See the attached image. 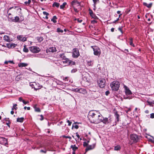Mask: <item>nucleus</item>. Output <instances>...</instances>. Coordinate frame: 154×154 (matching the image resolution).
<instances>
[{
  "label": "nucleus",
  "instance_id": "obj_22",
  "mask_svg": "<svg viewBox=\"0 0 154 154\" xmlns=\"http://www.w3.org/2000/svg\"><path fill=\"white\" fill-rule=\"evenodd\" d=\"M59 56L61 58H62L63 60H65L67 58L64 54H61L59 55Z\"/></svg>",
  "mask_w": 154,
  "mask_h": 154
},
{
  "label": "nucleus",
  "instance_id": "obj_33",
  "mask_svg": "<svg viewBox=\"0 0 154 154\" xmlns=\"http://www.w3.org/2000/svg\"><path fill=\"white\" fill-rule=\"evenodd\" d=\"M57 31L58 32L63 33V30L62 29H61L60 28H57Z\"/></svg>",
  "mask_w": 154,
  "mask_h": 154
},
{
  "label": "nucleus",
  "instance_id": "obj_56",
  "mask_svg": "<svg viewBox=\"0 0 154 154\" xmlns=\"http://www.w3.org/2000/svg\"><path fill=\"white\" fill-rule=\"evenodd\" d=\"M9 19H10V20L12 22H14V18L13 17H11V18H9Z\"/></svg>",
  "mask_w": 154,
  "mask_h": 154
},
{
  "label": "nucleus",
  "instance_id": "obj_39",
  "mask_svg": "<svg viewBox=\"0 0 154 154\" xmlns=\"http://www.w3.org/2000/svg\"><path fill=\"white\" fill-rule=\"evenodd\" d=\"M89 142V141H88L87 143L86 142H83V146H86L88 145V143Z\"/></svg>",
  "mask_w": 154,
  "mask_h": 154
},
{
  "label": "nucleus",
  "instance_id": "obj_31",
  "mask_svg": "<svg viewBox=\"0 0 154 154\" xmlns=\"http://www.w3.org/2000/svg\"><path fill=\"white\" fill-rule=\"evenodd\" d=\"M90 16L92 18L94 19H96L97 18V16L94 13H93Z\"/></svg>",
  "mask_w": 154,
  "mask_h": 154
},
{
  "label": "nucleus",
  "instance_id": "obj_17",
  "mask_svg": "<svg viewBox=\"0 0 154 154\" xmlns=\"http://www.w3.org/2000/svg\"><path fill=\"white\" fill-rule=\"evenodd\" d=\"M147 102L148 104L151 106H153V105H154V100H153L152 101H150L147 100Z\"/></svg>",
  "mask_w": 154,
  "mask_h": 154
},
{
  "label": "nucleus",
  "instance_id": "obj_1",
  "mask_svg": "<svg viewBox=\"0 0 154 154\" xmlns=\"http://www.w3.org/2000/svg\"><path fill=\"white\" fill-rule=\"evenodd\" d=\"M88 117L89 121L92 123L98 124L102 122L104 124H106L108 122V118L103 117L100 113L96 111H90Z\"/></svg>",
  "mask_w": 154,
  "mask_h": 154
},
{
  "label": "nucleus",
  "instance_id": "obj_4",
  "mask_svg": "<svg viewBox=\"0 0 154 154\" xmlns=\"http://www.w3.org/2000/svg\"><path fill=\"white\" fill-rule=\"evenodd\" d=\"M29 50L31 52L33 53H38L40 51V49L36 46L30 47Z\"/></svg>",
  "mask_w": 154,
  "mask_h": 154
},
{
  "label": "nucleus",
  "instance_id": "obj_29",
  "mask_svg": "<svg viewBox=\"0 0 154 154\" xmlns=\"http://www.w3.org/2000/svg\"><path fill=\"white\" fill-rule=\"evenodd\" d=\"M132 39H130L129 41V44L130 45L134 47L135 46L134 44L133 43Z\"/></svg>",
  "mask_w": 154,
  "mask_h": 154
},
{
  "label": "nucleus",
  "instance_id": "obj_42",
  "mask_svg": "<svg viewBox=\"0 0 154 154\" xmlns=\"http://www.w3.org/2000/svg\"><path fill=\"white\" fill-rule=\"evenodd\" d=\"M89 14L90 15L94 13L90 9H89Z\"/></svg>",
  "mask_w": 154,
  "mask_h": 154
},
{
  "label": "nucleus",
  "instance_id": "obj_14",
  "mask_svg": "<svg viewBox=\"0 0 154 154\" xmlns=\"http://www.w3.org/2000/svg\"><path fill=\"white\" fill-rule=\"evenodd\" d=\"M94 145H89L85 149L86 152H87L88 151L92 149H94Z\"/></svg>",
  "mask_w": 154,
  "mask_h": 154
},
{
  "label": "nucleus",
  "instance_id": "obj_41",
  "mask_svg": "<svg viewBox=\"0 0 154 154\" xmlns=\"http://www.w3.org/2000/svg\"><path fill=\"white\" fill-rule=\"evenodd\" d=\"M77 70L76 69H73L71 71V72L72 73H74L76 72L77 71Z\"/></svg>",
  "mask_w": 154,
  "mask_h": 154
},
{
  "label": "nucleus",
  "instance_id": "obj_7",
  "mask_svg": "<svg viewBox=\"0 0 154 154\" xmlns=\"http://www.w3.org/2000/svg\"><path fill=\"white\" fill-rule=\"evenodd\" d=\"M79 55V53L77 48H74L73 50L72 57L74 58H77Z\"/></svg>",
  "mask_w": 154,
  "mask_h": 154
},
{
  "label": "nucleus",
  "instance_id": "obj_60",
  "mask_svg": "<svg viewBox=\"0 0 154 154\" xmlns=\"http://www.w3.org/2000/svg\"><path fill=\"white\" fill-rule=\"evenodd\" d=\"M68 77H66L64 79V80H65V81H68Z\"/></svg>",
  "mask_w": 154,
  "mask_h": 154
},
{
  "label": "nucleus",
  "instance_id": "obj_23",
  "mask_svg": "<svg viewBox=\"0 0 154 154\" xmlns=\"http://www.w3.org/2000/svg\"><path fill=\"white\" fill-rule=\"evenodd\" d=\"M57 19V17L56 16H54L51 19V20L54 23H56L57 21L56 19Z\"/></svg>",
  "mask_w": 154,
  "mask_h": 154
},
{
  "label": "nucleus",
  "instance_id": "obj_19",
  "mask_svg": "<svg viewBox=\"0 0 154 154\" xmlns=\"http://www.w3.org/2000/svg\"><path fill=\"white\" fill-rule=\"evenodd\" d=\"M24 118L23 117L18 118L17 119V122H22L23 121Z\"/></svg>",
  "mask_w": 154,
  "mask_h": 154
},
{
  "label": "nucleus",
  "instance_id": "obj_38",
  "mask_svg": "<svg viewBox=\"0 0 154 154\" xmlns=\"http://www.w3.org/2000/svg\"><path fill=\"white\" fill-rule=\"evenodd\" d=\"M74 91L76 92L80 93V88H76L74 89Z\"/></svg>",
  "mask_w": 154,
  "mask_h": 154
},
{
  "label": "nucleus",
  "instance_id": "obj_64",
  "mask_svg": "<svg viewBox=\"0 0 154 154\" xmlns=\"http://www.w3.org/2000/svg\"><path fill=\"white\" fill-rule=\"evenodd\" d=\"M78 21L79 23H81L82 22V20H79V19H78Z\"/></svg>",
  "mask_w": 154,
  "mask_h": 154
},
{
  "label": "nucleus",
  "instance_id": "obj_8",
  "mask_svg": "<svg viewBox=\"0 0 154 154\" xmlns=\"http://www.w3.org/2000/svg\"><path fill=\"white\" fill-rule=\"evenodd\" d=\"M0 144L5 146L8 145L7 139L2 137H0Z\"/></svg>",
  "mask_w": 154,
  "mask_h": 154
},
{
  "label": "nucleus",
  "instance_id": "obj_5",
  "mask_svg": "<svg viewBox=\"0 0 154 154\" xmlns=\"http://www.w3.org/2000/svg\"><path fill=\"white\" fill-rule=\"evenodd\" d=\"M106 81L105 79H100V82H98V85L100 88H103L106 85Z\"/></svg>",
  "mask_w": 154,
  "mask_h": 154
},
{
  "label": "nucleus",
  "instance_id": "obj_63",
  "mask_svg": "<svg viewBox=\"0 0 154 154\" xmlns=\"http://www.w3.org/2000/svg\"><path fill=\"white\" fill-rule=\"evenodd\" d=\"M145 112L146 113H149V111L148 110H146L145 111Z\"/></svg>",
  "mask_w": 154,
  "mask_h": 154
},
{
  "label": "nucleus",
  "instance_id": "obj_55",
  "mask_svg": "<svg viewBox=\"0 0 154 154\" xmlns=\"http://www.w3.org/2000/svg\"><path fill=\"white\" fill-rule=\"evenodd\" d=\"M74 11L78 13V9L76 8H74Z\"/></svg>",
  "mask_w": 154,
  "mask_h": 154
},
{
  "label": "nucleus",
  "instance_id": "obj_30",
  "mask_svg": "<svg viewBox=\"0 0 154 154\" xmlns=\"http://www.w3.org/2000/svg\"><path fill=\"white\" fill-rule=\"evenodd\" d=\"M8 63H11L14 64V63L13 61L9 60L8 61H5V62L4 63L5 64H8Z\"/></svg>",
  "mask_w": 154,
  "mask_h": 154
},
{
  "label": "nucleus",
  "instance_id": "obj_6",
  "mask_svg": "<svg viewBox=\"0 0 154 154\" xmlns=\"http://www.w3.org/2000/svg\"><path fill=\"white\" fill-rule=\"evenodd\" d=\"M130 138L131 140L133 141V142L134 143H137L139 139L138 136L135 134L131 135Z\"/></svg>",
  "mask_w": 154,
  "mask_h": 154
},
{
  "label": "nucleus",
  "instance_id": "obj_10",
  "mask_svg": "<svg viewBox=\"0 0 154 154\" xmlns=\"http://www.w3.org/2000/svg\"><path fill=\"white\" fill-rule=\"evenodd\" d=\"M125 93L126 94V95L127 96L129 95H130L132 94V93L131 91L129 90V88L127 87V86H125Z\"/></svg>",
  "mask_w": 154,
  "mask_h": 154
},
{
  "label": "nucleus",
  "instance_id": "obj_46",
  "mask_svg": "<svg viewBox=\"0 0 154 154\" xmlns=\"http://www.w3.org/2000/svg\"><path fill=\"white\" fill-rule=\"evenodd\" d=\"M97 23V21L95 20H93L91 21V23L92 24H94L95 23Z\"/></svg>",
  "mask_w": 154,
  "mask_h": 154
},
{
  "label": "nucleus",
  "instance_id": "obj_35",
  "mask_svg": "<svg viewBox=\"0 0 154 154\" xmlns=\"http://www.w3.org/2000/svg\"><path fill=\"white\" fill-rule=\"evenodd\" d=\"M69 64L72 65H74L75 64V62L71 61L70 60V62H69Z\"/></svg>",
  "mask_w": 154,
  "mask_h": 154
},
{
  "label": "nucleus",
  "instance_id": "obj_25",
  "mask_svg": "<svg viewBox=\"0 0 154 154\" xmlns=\"http://www.w3.org/2000/svg\"><path fill=\"white\" fill-rule=\"evenodd\" d=\"M67 3L66 2H63L62 5L60 6V8L61 9H63L65 7V5H66Z\"/></svg>",
  "mask_w": 154,
  "mask_h": 154
},
{
  "label": "nucleus",
  "instance_id": "obj_45",
  "mask_svg": "<svg viewBox=\"0 0 154 154\" xmlns=\"http://www.w3.org/2000/svg\"><path fill=\"white\" fill-rule=\"evenodd\" d=\"M43 14L45 15L46 16H48L49 15V13L45 11H43Z\"/></svg>",
  "mask_w": 154,
  "mask_h": 154
},
{
  "label": "nucleus",
  "instance_id": "obj_34",
  "mask_svg": "<svg viewBox=\"0 0 154 154\" xmlns=\"http://www.w3.org/2000/svg\"><path fill=\"white\" fill-rule=\"evenodd\" d=\"M17 38H26L25 37H23V35H19L17 36Z\"/></svg>",
  "mask_w": 154,
  "mask_h": 154
},
{
  "label": "nucleus",
  "instance_id": "obj_15",
  "mask_svg": "<svg viewBox=\"0 0 154 154\" xmlns=\"http://www.w3.org/2000/svg\"><path fill=\"white\" fill-rule=\"evenodd\" d=\"M27 65L28 64L27 63H19L18 65V66L20 67H25L27 66Z\"/></svg>",
  "mask_w": 154,
  "mask_h": 154
},
{
  "label": "nucleus",
  "instance_id": "obj_54",
  "mask_svg": "<svg viewBox=\"0 0 154 154\" xmlns=\"http://www.w3.org/2000/svg\"><path fill=\"white\" fill-rule=\"evenodd\" d=\"M40 152H43L44 153H46V150H40Z\"/></svg>",
  "mask_w": 154,
  "mask_h": 154
},
{
  "label": "nucleus",
  "instance_id": "obj_16",
  "mask_svg": "<svg viewBox=\"0 0 154 154\" xmlns=\"http://www.w3.org/2000/svg\"><path fill=\"white\" fill-rule=\"evenodd\" d=\"M60 4L58 3L55 2L52 5V7H56L57 8H58Z\"/></svg>",
  "mask_w": 154,
  "mask_h": 154
},
{
  "label": "nucleus",
  "instance_id": "obj_21",
  "mask_svg": "<svg viewBox=\"0 0 154 154\" xmlns=\"http://www.w3.org/2000/svg\"><path fill=\"white\" fill-rule=\"evenodd\" d=\"M71 148L72 149L73 151H75L78 149V147H76L75 145H72L71 146Z\"/></svg>",
  "mask_w": 154,
  "mask_h": 154
},
{
  "label": "nucleus",
  "instance_id": "obj_24",
  "mask_svg": "<svg viewBox=\"0 0 154 154\" xmlns=\"http://www.w3.org/2000/svg\"><path fill=\"white\" fill-rule=\"evenodd\" d=\"M20 18L16 16L15 17L14 19V22H19Z\"/></svg>",
  "mask_w": 154,
  "mask_h": 154
},
{
  "label": "nucleus",
  "instance_id": "obj_2",
  "mask_svg": "<svg viewBox=\"0 0 154 154\" xmlns=\"http://www.w3.org/2000/svg\"><path fill=\"white\" fill-rule=\"evenodd\" d=\"M120 83L118 81H115L112 82L110 84V86L112 91H117L119 88Z\"/></svg>",
  "mask_w": 154,
  "mask_h": 154
},
{
  "label": "nucleus",
  "instance_id": "obj_40",
  "mask_svg": "<svg viewBox=\"0 0 154 154\" xmlns=\"http://www.w3.org/2000/svg\"><path fill=\"white\" fill-rule=\"evenodd\" d=\"M23 51L25 52H27L28 51V49L26 48L25 47H24L23 49Z\"/></svg>",
  "mask_w": 154,
  "mask_h": 154
},
{
  "label": "nucleus",
  "instance_id": "obj_20",
  "mask_svg": "<svg viewBox=\"0 0 154 154\" xmlns=\"http://www.w3.org/2000/svg\"><path fill=\"white\" fill-rule=\"evenodd\" d=\"M115 116L116 117V122H118L119 121V115L118 114L117 112H116L115 113Z\"/></svg>",
  "mask_w": 154,
  "mask_h": 154
},
{
  "label": "nucleus",
  "instance_id": "obj_52",
  "mask_svg": "<svg viewBox=\"0 0 154 154\" xmlns=\"http://www.w3.org/2000/svg\"><path fill=\"white\" fill-rule=\"evenodd\" d=\"M110 93L109 91H106L105 92V94L106 96L108 95Z\"/></svg>",
  "mask_w": 154,
  "mask_h": 154
},
{
  "label": "nucleus",
  "instance_id": "obj_62",
  "mask_svg": "<svg viewBox=\"0 0 154 154\" xmlns=\"http://www.w3.org/2000/svg\"><path fill=\"white\" fill-rule=\"evenodd\" d=\"M96 5L94 4V8H93V10H95L96 9Z\"/></svg>",
  "mask_w": 154,
  "mask_h": 154
},
{
  "label": "nucleus",
  "instance_id": "obj_27",
  "mask_svg": "<svg viewBox=\"0 0 154 154\" xmlns=\"http://www.w3.org/2000/svg\"><path fill=\"white\" fill-rule=\"evenodd\" d=\"M121 149V147L119 145H117L115 146L114 147V150H119Z\"/></svg>",
  "mask_w": 154,
  "mask_h": 154
},
{
  "label": "nucleus",
  "instance_id": "obj_43",
  "mask_svg": "<svg viewBox=\"0 0 154 154\" xmlns=\"http://www.w3.org/2000/svg\"><path fill=\"white\" fill-rule=\"evenodd\" d=\"M150 118L152 119L154 118V113H152L150 114Z\"/></svg>",
  "mask_w": 154,
  "mask_h": 154
},
{
  "label": "nucleus",
  "instance_id": "obj_12",
  "mask_svg": "<svg viewBox=\"0 0 154 154\" xmlns=\"http://www.w3.org/2000/svg\"><path fill=\"white\" fill-rule=\"evenodd\" d=\"M49 52H54L56 51V49L55 48V47H50L47 50Z\"/></svg>",
  "mask_w": 154,
  "mask_h": 154
},
{
  "label": "nucleus",
  "instance_id": "obj_3",
  "mask_svg": "<svg viewBox=\"0 0 154 154\" xmlns=\"http://www.w3.org/2000/svg\"><path fill=\"white\" fill-rule=\"evenodd\" d=\"M91 47L93 49L94 54L97 56L99 55L100 54V49L97 46H91Z\"/></svg>",
  "mask_w": 154,
  "mask_h": 154
},
{
  "label": "nucleus",
  "instance_id": "obj_32",
  "mask_svg": "<svg viewBox=\"0 0 154 154\" xmlns=\"http://www.w3.org/2000/svg\"><path fill=\"white\" fill-rule=\"evenodd\" d=\"M17 106V105L16 104H14V106H13L12 108V110H14V109H15V110L17 109V107H16Z\"/></svg>",
  "mask_w": 154,
  "mask_h": 154
},
{
  "label": "nucleus",
  "instance_id": "obj_28",
  "mask_svg": "<svg viewBox=\"0 0 154 154\" xmlns=\"http://www.w3.org/2000/svg\"><path fill=\"white\" fill-rule=\"evenodd\" d=\"M64 60L63 61V63H67L69 64V62H70V60H69L68 59L66 58V59Z\"/></svg>",
  "mask_w": 154,
  "mask_h": 154
},
{
  "label": "nucleus",
  "instance_id": "obj_61",
  "mask_svg": "<svg viewBox=\"0 0 154 154\" xmlns=\"http://www.w3.org/2000/svg\"><path fill=\"white\" fill-rule=\"evenodd\" d=\"M19 100L20 101H22V100H23L22 99V97H20L19 98Z\"/></svg>",
  "mask_w": 154,
  "mask_h": 154
},
{
  "label": "nucleus",
  "instance_id": "obj_59",
  "mask_svg": "<svg viewBox=\"0 0 154 154\" xmlns=\"http://www.w3.org/2000/svg\"><path fill=\"white\" fill-rule=\"evenodd\" d=\"M76 136L78 137V139L80 137V136H79V134L78 132L76 133Z\"/></svg>",
  "mask_w": 154,
  "mask_h": 154
},
{
  "label": "nucleus",
  "instance_id": "obj_50",
  "mask_svg": "<svg viewBox=\"0 0 154 154\" xmlns=\"http://www.w3.org/2000/svg\"><path fill=\"white\" fill-rule=\"evenodd\" d=\"M67 122L68 123V126H70L71 125V124H72V122H70L69 120H68L67 121Z\"/></svg>",
  "mask_w": 154,
  "mask_h": 154
},
{
  "label": "nucleus",
  "instance_id": "obj_13",
  "mask_svg": "<svg viewBox=\"0 0 154 154\" xmlns=\"http://www.w3.org/2000/svg\"><path fill=\"white\" fill-rule=\"evenodd\" d=\"M87 93L86 90L84 88H80V93L85 94Z\"/></svg>",
  "mask_w": 154,
  "mask_h": 154
},
{
  "label": "nucleus",
  "instance_id": "obj_26",
  "mask_svg": "<svg viewBox=\"0 0 154 154\" xmlns=\"http://www.w3.org/2000/svg\"><path fill=\"white\" fill-rule=\"evenodd\" d=\"M87 64L88 66H91L93 64V61L92 60H90L88 61Z\"/></svg>",
  "mask_w": 154,
  "mask_h": 154
},
{
  "label": "nucleus",
  "instance_id": "obj_11",
  "mask_svg": "<svg viewBox=\"0 0 154 154\" xmlns=\"http://www.w3.org/2000/svg\"><path fill=\"white\" fill-rule=\"evenodd\" d=\"M143 5L147 7L148 8H151L152 5V3H150L149 4H147L146 3L143 2Z\"/></svg>",
  "mask_w": 154,
  "mask_h": 154
},
{
  "label": "nucleus",
  "instance_id": "obj_44",
  "mask_svg": "<svg viewBox=\"0 0 154 154\" xmlns=\"http://www.w3.org/2000/svg\"><path fill=\"white\" fill-rule=\"evenodd\" d=\"M63 137L64 138H69L70 139H71V137H70V136H66L65 135H63Z\"/></svg>",
  "mask_w": 154,
  "mask_h": 154
},
{
  "label": "nucleus",
  "instance_id": "obj_36",
  "mask_svg": "<svg viewBox=\"0 0 154 154\" xmlns=\"http://www.w3.org/2000/svg\"><path fill=\"white\" fill-rule=\"evenodd\" d=\"M96 90L94 88L93 89L92 88H90L89 89V91L92 92H96Z\"/></svg>",
  "mask_w": 154,
  "mask_h": 154
},
{
  "label": "nucleus",
  "instance_id": "obj_58",
  "mask_svg": "<svg viewBox=\"0 0 154 154\" xmlns=\"http://www.w3.org/2000/svg\"><path fill=\"white\" fill-rule=\"evenodd\" d=\"M40 116L41 117V118L40 119V120L41 121L43 120L44 119L43 116L42 115H40Z\"/></svg>",
  "mask_w": 154,
  "mask_h": 154
},
{
  "label": "nucleus",
  "instance_id": "obj_9",
  "mask_svg": "<svg viewBox=\"0 0 154 154\" xmlns=\"http://www.w3.org/2000/svg\"><path fill=\"white\" fill-rule=\"evenodd\" d=\"M7 47L10 48H12L15 47L17 45V44H16L14 43H7L6 44Z\"/></svg>",
  "mask_w": 154,
  "mask_h": 154
},
{
  "label": "nucleus",
  "instance_id": "obj_48",
  "mask_svg": "<svg viewBox=\"0 0 154 154\" xmlns=\"http://www.w3.org/2000/svg\"><path fill=\"white\" fill-rule=\"evenodd\" d=\"M124 98L125 99H130L131 98V97H128V96H124Z\"/></svg>",
  "mask_w": 154,
  "mask_h": 154
},
{
  "label": "nucleus",
  "instance_id": "obj_53",
  "mask_svg": "<svg viewBox=\"0 0 154 154\" xmlns=\"http://www.w3.org/2000/svg\"><path fill=\"white\" fill-rule=\"evenodd\" d=\"M10 122L9 121L8 122L6 123V125L9 127H10Z\"/></svg>",
  "mask_w": 154,
  "mask_h": 154
},
{
  "label": "nucleus",
  "instance_id": "obj_51",
  "mask_svg": "<svg viewBox=\"0 0 154 154\" xmlns=\"http://www.w3.org/2000/svg\"><path fill=\"white\" fill-rule=\"evenodd\" d=\"M74 127L76 129H78L79 128V126L77 125H75L74 126L73 125L72 127Z\"/></svg>",
  "mask_w": 154,
  "mask_h": 154
},
{
  "label": "nucleus",
  "instance_id": "obj_18",
  "mask_svg": "<svg viewBox=\"0 0 154 154\" xmlns=\"http://www.w3.org/2000/svg\"><path fill=\"white\" fill-rule=\"evenodd\" d=\"M37 105H35L34 106V108L35 109V112H40L41 111L40 109L39 108H37L36 107Z\"/></svg>",
  "mask_w": 154,
  "mask_h": 154
},
{
  "label": "nucleus",
  "instance_id": "obj_57",
  "mask_svg": "<svg viewBox=\"0 0 154 154\" xmlns=\"http://www.w3.org/2000/svg\"><path fill=\"white\" fill-rule=\"evenodd\" d=\"M22 102L24 104H26L27 103H28V102H26L24 100H22Z\"/></svg>",
  "mask_w": 154,
  "mask_h": 154
},
{
  "label": "nucleus",
  "instance_id": "obj_47",
  "mask_svg": "<svg viewBox=\"0 0 154 154\" xmlns=\"http://www.w3.org/2000/svg\"><path fill=\"white\" fill-rule=\"evenodd\" d=\"M122 27H119L118 28V30H119V31L121 32L122 33H123V32H122Z\"/></svg>",
  "mask_w": 154,
  "mask_h": 154
},
{
  "label": "nucleus",
  "instance_id": "obj_49",
  "mask_svg": "<svg viewBox=\"0 0 154 154\" xmlns=\"http://www.w3.org/2000/svg\"><path fill=\"white\" fill-rule=\"evenodd\" d=\"M94 4L96 5L97 2L99 1V0H92Z\"/></svg>",
  "mask_w": 154,
  "mask_h": 154
},
{
  "label": "nucleus",
  "instance_id": "obj_37",
  "mask_svg": "<svg viewBox=\"0 0 154 154\" xmlns=\"http://www.w3.org/2000/svg\"><path fill=\"white\" fill-rule=\"evenodd\" d=\"M75 2H77V1L74 0L73 1H72L71 3V4L72 5H74L75 4Z\"/></svg>",
  "mask_w": 154,
  "mask_h": 154
}]
</instances>
